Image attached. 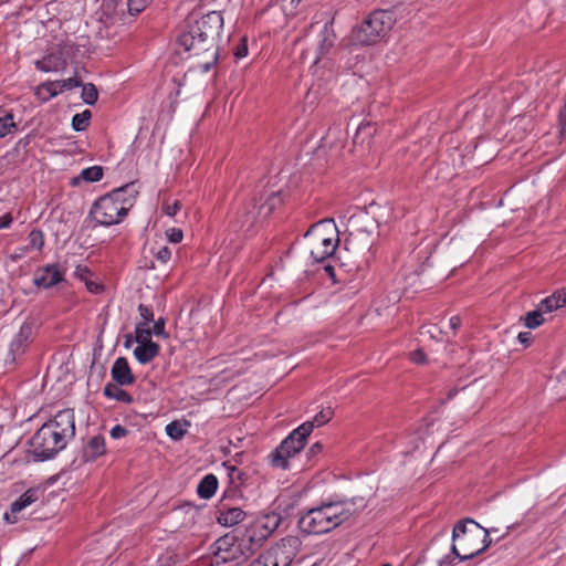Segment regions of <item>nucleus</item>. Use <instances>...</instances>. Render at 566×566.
Returning a JSON list of instances; mask_svg holds the SVG:
<instances>
[{
    "label": "nucleus",
    "mask_w": 566,
    "mask_h": 566,
    "mask_svg": "<svg viewBox=\"0 0 566 566\" xmlns=\"http://www.w3.org/2000/svg\"><path fill=\"white\" fill-rule=\"evenodd\" d=\"M76 433L74 409L57 411L48 419L30 439V453L35 461L55 458L66 448Z\"/></svg>",
    "instance_id": "nucleus-1"
},
{
    "label": "nucleus",
    "mask_w": 566,
    "mask_h": 566,
    "mask_svg": "<svg viewBox=\"0 0 566 566\" xmlns=\"http://www.w3.org/2000/svg\"><path fill=\"white\" fill-rule=\"evenodd\" d=\"M222 29V13L210 11L198 19H191L187 29L178 36L177 42L190 55H200L218 48Z\"/></svg>",
    "instance_id": "nucleus-2"
},
{
    "label": "nucleus",
    "mask_w": 566,
    "mask_h": 566,
    "mask_svg": "<svg viewBox=\"0 0 566 566\" xmlns=\"http://www.w3.org/2000/svg\"><path fill=\"white\" fill-rule=\"evenodd\" d=\"M353 500L323 502L308 509L300 518L301 531L308 535L326 534L347 522L355 513Z\"/></svg>",
    "instance_id": "nucleus-3"
},
{
    "label": "nucleus",
    "mask_w": 566,
    "mask_h": 566,
    "mask_svg": "<svg viewBox=\"0 0 566 566\" xmlns=\"http://www.w3.org/2000/svg\"><path fill=\"white\" fill-rule=\"evenodd\" d=\"M138 191L129 182L99 197L92 206L90 216L98 226L111 227L120 223L135 203Z\"/></svg>",
    "instance_id": "nucleus-4"
},
{
    "label": "nucleus",
    "mask_w": 566,
    "mask_h": 566,
    "mask_svg": "<svg viewBox=\"0 0 566 566\" xmlns=\"http://www.w3.org/2000/svg\"><path fill=\"white\" fill-rule=\"evenodd\" d=\"M395 22L391 11L375 10L360 24L353 28L350 43L356 46L375 45L388 35Z\"/></svg>",
    "instance_id": "nucleus-5"
},
{
    "label": "nucleus",
    "mask_w": 566,
    "mask_h": 566,
    "mask_svg": "<svg viewBox=\"0 0 566 566\" xmlns=\"http://www.w3.org/2000/svg\"><path fill=\"white\" fill-rule=\"evenodd\" d=\"M314 429V422H303L295 428L269 455L273 468L289 469V460L305 447L307 437Z\"/></svg>",
    "instance_id": "nucleus-6"
},
{
    "label": "nucleus",
    "mask_w": 566,
    "mask_h": 566,
    "mask_svg": "<svg viewBox=\"0 0 566 566\" xmlns=\"http://www.w3.org/2000/svg\"><path fill=\"white\" fill-rule=\"evenodd\" d=\"M250 555L243 539L234 535L227 534L216 542V556L222 563L235 562L239 564Z\"/></svg>",
    "instance_id": "nucleus-7"
},
{
    "label": "nucleus",
    "mask_w": 566,
    "mask_h": 566,
    "mask_svg": "<svg viewBox=\"0 0 566 566\" xmlns=\"http://www.w3.org/2000/svg\"><path fill=\"white\" fill-rule=\"evenodd\" d=\"M281 203V196L279 192H271L264 202L259 203L256 199H253L247 206L242 208V227H251L258 220V218H266L270 216L277 205Z\"/></svg>",
    "instance_id": "nucleus-8"
},
{
    "label": "nucleus",
    "mask_w": 566,
    "mask_h": 566,
    "mask_svg": "<svg viewBox=\"0 0 566 566\" xmlns=\"http://www.w3.org/2000/svg\"><path fill=\"white\" fill-rule=\"evenodd\" d=\"M273 531L274 527L268 525L266 518L251 522L241 536L243 543L247 544L249 554H254Z\"/></svg>",
    "instance_id": "nucleus-9"
},
{
    "label": "nucleus",
    "mask_w": 566,
    "mask_h": 566,
    "mask_svg": "<svg viewBox=\"0 0 566 566\" xmlns=\"http://www.w3.org/2000/svg\"><path fill=\"white\" fill-rule=\"evenodd\" d=\"M31 336L32 325L29 323H23L20 326L19 332L14 335V337L9 344V349L6 358L7 363L14 364L17 359L24 355L29 346Z\"/></svg>",
    "instance_id": "nucleus-10"
},
{
    "label": "nucleus",
    "mask_w": 566,
    "mask_h": 566,
    "mask_svg": "<svg viewBox=\"0 0 566 566\" xmlns=\"http://www.w3.org/2000/svg\"><path fill=\"white\" fill-rule=\"evenodd\" d=\"M481 531H486L471 518L459 521L452 531V541L459 543L482 542Z\"/></svg>",
    "instance_id": "nucleus-11"
},
{
    "label": "nucleus",
    "mask_w": 566,
    "mask_h": 566,
    "mask_svg": "<svg viewBox=\"0 0 566 566\" xmlns=\"http://www.w3.org/2000/svg\"><path fill=\"white\" fill-rule=\"evenodd\" d=\"M41 491L36 488L28 489L10 505V511L6 512L3 517L7 522L14 524L17 522V514L36 502L40 499Z\"/></svg>",
    "instance_id": "nucleus-12"
},
{
    "label": "nucleus",
    "mask_w": 566,
    "mask_h": 566,
    "mask_svg": "<svg viewBox=\"0 0 566 566\" xmlns=\"http://www.w3.org/2000/svg\"><path fill=\"white\" fill-rule=\"evenodd\" d=\"M64 280L57 264H46L36 270L33 282L38 287L51 289Z\"/></svg>",
    "instance_id": "nucleus-13"
},
{
    "label": "nucleus",
    "mask_w": 566,
    "mask_h": 566,
    "mask_svg": "<svg viewBox=\"0 0 566 566\" xmlns=\"http://www.w3.org/2000/svg\"><path fill=\"white\" fill-rule=\"evenodd\" d=\"M113 384L118 386H129L134 384L135 376L129 367L128 360L125 357H118L113 363L111 369Z\"/></svg>",
    "instance_id": "nucleus-14"
},
{
    "label": "nucleus",
    "mask_w": 566,
    "mask_h": 566,
    "mask_svg": "<svg viewBox=\"0 0 566 566\" xmlns=\"http://www.w3.org/2000/svg\"><path fill=\"white\" fill-rule=\"evenodd\" d=\"M66 59L64 57V54L61 50L56 52H51L44 55L41 60H36L34 62L35 69L44 73L64 70L66 67Z\"/></svg>",
    "instance_id": "nucleus-15"
},
{
    "label": "nucleus",
    "mask_w": 566,
    "mask_h": 566,
    "mask_svg": "<svg viewBox=\"0 0 566 566\" xmlns=\"http://www.w3.org/2000/svg\"><path fill=\"white\" fill-rule=\"evenodd\" d=\"M106 452L105 438L102 434L91 437L82 449V460L94 462Z\"/></svg>",
    "instance_id": "nucleus-16"
},
{
    "label": "nucleus",
    "mask_w": 566,
    "mask_h": 566,
    "mask_svg": "<svg viewBox=\"0 0 566 566\" xmlns=\"http://www.w3.org/2000/svg\"><path fill=\"white\" fill-rule=\"evenodd\" d=\"M336 34L328 23H325L319 32V41L317 45V54L314 64H318L334 48Z\"/></svg>",
    "instance_id": "nucleus-17"
},
{
    "label": "nucleus",
    "mask_w": 566,
    "mask_h": 566,
    "mask_svg": "<svg viewBox=\"0 0 566 566\" xmlns=\"http://www.w3.org/2000/svg\"><path fill=\"white\" fill-rule=\"evenodd\" d=\"M73 275L75 279L80 280L85 284L90 293L101 294L104 291L103 284L92 280L94 273L91 271L88 266L84 264H77L75 266Z\"/></svg>",
    "instance_id": "nucleus-18"
},
{
    "label": "nucleus",
    "mask_w": 566,
    "mask_h": 566,
    "mask_svg": "<svg viewBox=\"0 0 566 566\" xmlns=\"http://www.w3.org/2000/svg\"><path fill=\"white\" fill-rule=\"evenodd\" d=\"M222 467L226 470L228 476V491L237 492L247 481L248 474L244 471L237 468L234 464H231L230 461L223 462Z\"/></svg>",
    "instance_id": "nucleus-19"
},
{
    "label": "nucleus",
    "mask_w": 566,
    "mask_h": 566,
    "mask_svg": "<svg viewBox=\"0 0 566 566\" xmlns=\"http://www.w3.org/2000/svg\"><path fill=\"white\" fill-rule=\"evenodd\" d=\"M160 346L155 342H147L138 344L134 349L133 354L137 361L142 365L150 363L155 357L159 355Z\"/></svg>",
    "instance_id": "nucleus-20"
},
{
    "label": "nucleus",
    "mask_w": 566,
    "mask_h": 566,
    "mask_svg": "<svg viewBox=\"0 0 566 566\" xmlns=\"http://www.w3.org/2000/svg\"><path fill=\"white\" fill-rule=\"evenodd\" d=\"M218 485V478L214 474L209 473L200 480L197 486V494L200 499L210 500L216 494Z\"/></svg>",
    "instance_id": "nucleus-21"
},
{
    "label": "nucleus",
    "mask_w": 566,
    "mask_h": 566,
    "mask_svg": "<svg viewBox=\"0 0 566 566\" xmlns=\"http://www.w3.org/2000/svg\"><path fill=\"white\" fill-rule=\"evenodd\" d=\"M104 171L102 166H91L87 168H84L78 176L73 177L71 179L70 185L75 187L81 184V181L85 182H96L99 181L103 178Z\"/></svg>",
    "instance_id": "nucleus-22"
},
{
    "label": "nucleus",
    "mask_w": 566,
    "mask_h": 566,
    "mask_svg": "<svg viewBox=\"0 0 566 566\" xmlns=\"http://www.w3.org/2000/svg\"><path fill=\"white\" fill-rule=\"evenodd\" d=\"M123 386H118L113 382H108L105 385L103 389V395L108 399H114L119 402L124 403H133L134 398L130 394H128L126 390L122 388Z\"/></svg>",
    "instance_id": "nucleus-23"
},
{
    "label": "nucleus",
    "mask_w": 566,
    "mask_h": 566,
    "mask_svg": "<svg viewBox=\"0 0 566 566\" xmlns=\"http://www.w3.org/2000/svg\"><path fill=\"white\" fill-rule=\"evenodd\" d=\"M490 544H491V539L489 537V532L484 531L483 538H482V545L480 547H478L476 549H472V551H470L468 553L460 554L457 545L453 542L452 545H451L450 554L449 555L454 557V559L458 558L460 560H468V559H471L474 556L481 554L482 552H484L490 546Z\"/></svg>",
    "instance_id": "nucleus-24"
},
{
    "label": "nucleus",
    "mask_w": 566,
    "mask_h": 566,
    "mask_svg": "<svg viewBox=\"0 0 566 566\" xmlns=\"http://www.w3.org/2000/svg\"><path fill=\"white\" fill-rule=\"evenodd\" d=\"M345 142V134L338 128L328 129L327 134L321 139L322 147L331 149H342Z\"/></svg>",
    "instance_id": "nucleus-25"
},
{
    "label": "nucleus",
    "mask_w": 566,
    "mask_h": 566,
    "mask_svg": "<svg viewBox=\"0 0 566 566\" xmlns=\"http://www.w3.org/2000/svg\"><path fill=\"white\" fill-rule=\"evenodd\" d=\"M305 238L313 237L314 241L319 244L322 248L328 250V251H336L338 239H332L322 235L318 232V224L312 226L304 234Z\"/></svg>",
    "instance_id": "nucleus-26"
},
{
    "label": "nucleus",
    "mask_w": 566,
    "mask_h": 566,
    "mask_svg": "<svg viewBox=\"0 0 566 566\" xmlns=\"http://www.w3.org/2000/svg\"><path fill=\"white\" fill-rule=\"evenodd\" d=\"M245 517V512L240 507H231L220 512L218 522L224 526H233L242 522Z\"/></svg>",
    "instance_id": "nucleus-27"
},
{
    "label": "nucleus",
    "mask_w": 566,
    "mask_h": 566,
    "mask_svg": "<svg viewBox=\"0 0 566 566\" xmlns=\"http://www.w3.org/2000/svg\"><path fill=\"white\" fill-rule=\"evenodd\" d=\"M566 304V297L564 294L554 293L544 300H542L538 304L541 311L545 313H552Z\"/></svg>",
    "instance_id": "nucleus-28"
},
{
    "label": "nucleus",
    "mask_w": 566,
    "mask_h": 566,
    "mask_svg": "<svg viewBox=\"0 0 566 566\" xmlns=\"http://www.w3.org/2000/svg\"><path fill=\"white\" fill-rule=\"evenodd\" d=\"M543 312L537 306V310L527 312L523 317L522 321L524 322V325L530 328L534 329L541 326L544 323Z\"/></svg>",
    "instance_id": "nucleus-29"
},
{
    "label": "nucleus",
    "mask_w": 566,
    "mask_h": 566,
    "mask_svg": "<svg viewBox=\"0 0 566 566\" xmlns=\"http://www.w3.org/2000/svg\"><path fill=\"white\" fill-rule=\"evenodd\" d=\"M334 253L335 252L322 248L314 241L313 247L310 251V256L312 259L313 264L325 263Z\"/></svg>",
    "instance_id": "nucleus-30"
},
{
    "label": "nucleus",
    "mask_w": 566,
    "mask_h": 566,
    "mask_svg": "<svg viewBox=\"0 0 566 566\" xmlns=\"http://www.w3.org/2000/svg\"><path fill=\"white\" fill-rule=\"evenodd\" d=\"M92 117V113L88 109L83 111L82 113H77L72 117V128L75 132H83L90 125V119Z\"/></svg>",
    "instance_id": "nucleus-31"
},
{
    "label": "nucleus",
    "mask_w": 566,
    "mask_h": 566,
    "mask_svg": "<svg viewBox=\"0 0 566 566\" xmlns=\"http://www.w3.org/2000/svg\"><path fill=\"white\" fill-rule=\"evenodd\" d=\"M28 240H29V243L25 247L29 248L30 251H32V250L41 251L45 243L43 231L40 229L31 230V232L29 233Z\"/></svg>",
    "instance_id": "nucleus-32"
},
{
    "label": "nucleus",
    "mask_w": 566,
    "mask_h": 566,
    "mask_svg": "<svg viewBox=\"0 0 566 566\" xmlns=\"http://www.w3.org/2000/svg\"><path fill=\"white\" fill-rule=\"evenodd\" d=\"M15 128L14 116L7 112L0 117V138L8 136Z\"/></svg>",
    "instance_id": "nucleus-33"
},
{
    "label": "nucleus",
    "mask_w": 566,
    "mask_h": 566,
    "mask_svg": "<svg viewBox=\"0 0 566 566\" xmlns=\"http://www.w3.org/2000/svg\"><path fill=\"white\" fill-rule=\"evenodd\" d=\"M98 92L94 84L87 83L82 85V99L87 105H94L97 102Z\"/></svg>",
    "instance_id": "nucleus-34"
},
{
    "label": "nucleus",
    "mask_w": 566,
    "mask_h": 566,
    "mask_svg": "<svg viewBox=\"0 0 566 566\" xmlns=\"http://www.w3.org/2000/svg\"><path fill=\"white\" fill-rule=\"evenodd\" d=\"M151 334V329L145 323H138L135 327V340L137 344L153 342Z\"/></svg>",
    "instance_id": "nucleus-35"
},
{
    "label": "nucleus",
    "mask_w": 566,
    "mask_h": 566,
    "mask_svg": "<svg viewBox=\"0 0 566 566\" xmlns=\"http://www.w3.org/2000/svg\"><path fill=\"white\" fill-rule=\"evenodd\" d=\"M165 430L167 436L174 440H180L186 434V430L178 421H171L166 426Z\"/></svg>",
    "instance_id": "nucleus-36"
},
{
    "label": "nucleus",
    "mask_w": 566,
    "mask_h": 566,
    "mask_svg": "<svg viewBox=\"0 0 566 566\" xmlns=\"http://www.w3.org/2000/svg\"><path fill=\"white\" fill-rule=\"evenodd\" d=\"M334 411L331 407L322 409L318 413L314 416L312 422H314L315 427H321L327 423L333 418Z\"/></svg>",
    "instance_id": "nucleus-37"
},
{
    "label": "nucleus",
    "mask_w": 566,
    "mask_h": 566,
    "mask_svg": "<svg viewBox=\"0 0 566 566\" xmlns=\"http://www.w3.org/2000/svg\"><path fill=\"white\" fill-rule=\"evenodd\" d=\"M39 91H44L48 94L45 99L55 97L57 94L62 93V91H60L59 81H50V82L43 83L39 86Z\"/></svg>",
    "instance_id": "nucleus-38"
},
{
    "label": "nucleus",
    "mask_w": 566,
    "mask_h": 566,
    "mask_svg": "<svg viewBox=\"0 0 566 566\" xmlns=\"http://www.w3.org/2000/svg\"><path fill=\"white\" fill-rule=\"evenodd\" d=\"M151 0H128V11L130 14H138L140 13L149 3Z\"/></svg>",
    "instance_id": "nucleus-39"
},
{
    "label": "nucleus",
    "mask_w": 566,
    "mask_h": 566,
    "mask_svg": "<svg viewBox=\"0 0 566 566\" xmlns=\"http://www.w3.org/2000/svg\"><path fill=\"white\" fill-rule=\"evenodd\" d=\"M138 312L140 317L143 318L142 323L148 325V323L154 321V311L151 306L139 304Z\"/></svg>",
    "instance_id": "nucleus-40"
},
{
    "label": "nucleus",
    "mask_w": 566,
    "mask_h": 566,
    "mask_svg": "<svg viewBox=\"0 0 566 566\" xmlns=\"http://www.w3.org/2000/svg\"><path fill=\"white\" fill-rule=\"evenodd\" d=\"M59 83H60V91H62V92L64 90H72V88L80 87L83 85L82 81L76 76L59 81Z\"/></svg>",
    "instance_id": "nucleus-41"
},
{
    "label": "nucleus",
    "mask_w": 566,
    "mask_h": 566,
    "mask_svg": "<svg viewBox=\"0 0 566 566\" xmlns=\"http://www.w3.org/2000/svg\"><path fill=\"white\" fill-rule=\"evenodd\" d=\"M166 237L170 243H180L184 239V233L179 228H170L166 230Z\"/></svg>",
    "instance_id": "nucleus-42"
},
{
    "label": "nucleus",
    "mask_w": 566,
    "mask_h": 566,
    "mask_svg": "<svg viewBox=\"0 0 566 566\" xmlns=\"http://www.w3.org/2000/svg\"><path fill=\"white\" fill-rule=\"evenodd\" d=\"M376 133V128L374 124L366 122L359 124L357 132H356V138H358L360 135H366L367 137H371Z\"/></svg>",
    "instance_id": "nucleus-43"
},
{
    "label": "nucleus",
    "mask_w": 566,
    "mask_h": 566,
    "mask_svg": "<svg viewBox=\"0 0 566 566\" xmlns=\"http://www.w3.org/2000/svg\"><path fill=\"white\" fill-rule=\"evenodd\" d=\"M558 132L562 137H566V99L558 114Z\"/></svg>",
    "instance_id": "nucleus-44"
},
{
    "label": "nucleus",
    "mask_w": 566,
    "mask_h": 566,
    "mask_svg": "<svg viewBox=\"0 0 566 566\" xmlns=\"http://www.w3.org/2000/svg\"><path fill=\"white\" fill-rule=\"evenodd\" d=\"M156 260L161 262L163 264H166L170 258H171V251L168 247H160L155 253H154Z\"/></svg>",
    "instance_id": "nucleus-45"
},
{
    "label": "nucleus",
    "mask_w": 566,
    "mask_h": 566,
    "mask_svg": "<svg viewBox=\"0 0 566 566\" xmlns=\"http://www.w3.org/2000/svg\"><path fill=\"white\" fill-rule=\"evenodd\" d=\"M165 214L169 217H175L181 209V203L178 200H175L172 203H167L163 207Z\"/></svg>",
    "instance_id": "nucleus-46"
},
{
    "label": "nucleus",
    "mask_w": 566,
    "mask_h": 566,
    "mask_svg": "<svg viewBox=\"0 0 566 566\" xmlns=\"http://www.w3.org/2000/svg\"><path fill=\"white\" fill-rule=\"evenodd\" d=\"M165 318L159 317L157 321L154 322V326L151 329L153 334H155L156 336H165Z\"/></svg>",
    "instance_id": "nucleus-47"
},
{
    "label": "nucleus",
    "mask_w": 566,
    "mask_h": 566,
    "mask_svg": "<svg viewBox=\"0 0 566 566\" xmlns=\"http://www.w3.org/2000/svg\"><path fill=\"white\" fill-rule=\"evenodd\" d=\"M109 434L113 439H120L128 434V430L122 424H116L111 429Z\"/></svg>",
    "instance_id": "nucleus-48"
},
{
    "label": "nucleus",
    "mask_w": 566,
    "mask_h": 566,
    "mask_svg": "<svg viewBox=\"0 0 566 566\" xmlns=\"http://www.w3.org/2000/svg\"><path fill=\"white\" fill-rule=\"evenodd\" d=\"M248 55V45L247 42L243 40L241 43H239L234 50V56L240 60Z\"/></svg>",
    "instance_id": "nucleus-49"
},
{
    "label": "nucleus",
    "mask_w": 566,
    "mask_h": 566,
    "mask_svg": "<svg viewBox=\"0 0 566 566\" xmlns=\"http://www.w3.org/2000/svg\"><path fill=\"white\" fill-rule=\"evenodd\" d=\"M410 360L415 364H424L426 363V354L421 349H417L411 352Z\"/></svg>",
    "instance_id": "nucleus-50"
},
{
    "label": "nucleus",
    "mask_w": 566,
    "mask_h": 566,
    "mask_svg": "<svg viewBox=\"0 0 566 566\" xmlns=\"http://www.w3.org/2000/svg\"><path fill=\"white\" fill-rule=\"evenodd\" d=\"M322 264H323V269H324L325 273L331 277L333 283H338L339 281L336 276L335 268L333 265H331L328 262H325Z\"/></svg>",
    "instance_id": "nucleus-51"
},
{
    "label": "nucleus",
    "mask_w": 566,
    "mask_h": 566,
    "mask_svg": "<svg viewBox=\"0 0 566 566\" xmlns=\"http://www.w3.org/2000/svg\"><path fill=\"white\" fill-rule=\"evenodd\" d=\"M517 340L525 347H528L531 345L532 335L528 332H521L517 335Z\"/></svg>",
    "instance_id": "nucleus-52"
},
{
    "label": "nucleus",
    "mask_w": 566,
    "mask_h": 566,
    "mask_svg": "<svg viewBox=\"0 0 566 566\" xmlns=\"http://www.w3.org/2000/svg\"><path fill=\"white\" fill-rule=\"evenodd\" d=\"M13 222V218L10 213H4L0 217V230L8 229Z\"/></svg>",
    "instance_id": "nucleus-53"
},
{
    "label": "nucleus",
    "mask_w": 566,
    "mask_h": 566,
    "mask_svg": "<svg viewBox=\"0 0 566 566\" xmlns=\"http://www.w3.org/2000/svg\"><path fill=\"white\" fill-rule=\"evenodd\" d=\"M211 51H212V53H211L212 61L207 62L206 64L202 65V70L205 72H208L217 63V60H218V48L212 49Z\"/></svg>",
    "instance_id": "nucleus-54"
},
{
    "label": "nucleus",
    "mask_w": 566,
    "mask_h": 566,
    "mask_svg": "<svg viewBox=\"0 0 566 566\" xmlns=\"http://www.w3.org/2000/svg\"><path fill=\"white\" fill-rule=\"evenodd\" d=\"M454 557L451 555H446L438 562V566H454Z\"/></svg>",
    "instance_id": "nucleus-55"
},
{
    "label": "nucleus",
    "mask_w": 566,
    "mask_h": 566,
    "mask_svg": "<svg viewBox=\"0 0 566 566\" xmlns=\"http://www.w3.org/2000/svg\"><path fill=\"white\" fill-rule=\"evenodd\" d=\"M449 326L455 333L459 329V327L461 326V318L457 315L450 317Z\"/></svg>",
    "instance_id": "nucleus-56"
},
{
    "label": "nucleus",
    "mask_w": 566,
    "mask_h": 566,
    "mask_svg": "<svg viewBox=\"0 0 566 566\" xmlns=\"http://www.w3.org/2000/svg\"><path fill=\"white\" fill-rule=\"evenodd\" d=\"M30 250L27 247L17 248L14 253L11 255V259L13 261L22 258L25 253H28Z\"/></svg>",
    "instance_id": "nucleus-57"
},
{
    "label": "nucleus",
    "mask_w": 566,
    "mask_h": 566,
    "mask_svg": "<svg viewBox=\"0 0 566 566\" xmlns=\"http://www.w3.org/2000/svg\"><path fill=\"white\" fill-rule=\"evenodd\" d=\"M268 558L263 557V556H260L259 558H256L255 560L252 562V564L250 566H269V564L266 563Z\"/></svg>",
    "instance_id": "nucleus-58"
},
{
    "label": "nucleus",
    "mask_w": 566,
    "mask_h": 566,
    "mask_svg": "<svg viewBox=\"0 0 566 566\" xmlns=\"http://www.w3.org/2000/svg\"><path fill=\"white\" fill-rule=\"evenodd\" d=\"M322 448H323V447H322V444H321L319 442H316V443H314V444L311 447V449H310L308 453H310L311 455H314V454H316V453H319V452L322 451Z\"/></svg>",
    "instance_id": "nucleus-59"
},
{
    "label": "nucleus",
    "mask_w": 566,
    "mask_h": 566,
    "mask_svg": "<svg viewBox=\"0 0 566 566\" xmlns=\"http://www.w3.org/2000/svg\"><path fill=\"white\" fill-rule=\"evenodd\" d=\"M472 544H473V542H469L467 544L465 543H460V545H461L462 549L464 551V553H468V552H470L472 549H476L478 548V547L473 546Z\"/></svg>",
    "instance_id": "nucleus-60"
},
{
    "label": "nucleus",
    "mask_w": 566,
    "mask_h": 566,
    "mask_svg": "<svg viewBox=\"0 0 566 566\" xmlns=\"http://www.w3.org/2000/svg\"><path fill=\"white\" fill-rule=\"evenodd\" d=\"M458 392H459V389H457V388L449 390V391H448V394H447V399H446V400H443V402H446V401H449V400L453 399V397H455V395H457Z\"/></svg>",
    "instance_id": "nucleus-61"
},
{
    "label": "nucleus",
    "mask_w": 566,
    "mask_h": 566,
    "mask_svg": "<svg viewBox=\"0 0 566 566\" xmlns=\"http://www.w3.org/2000/svg\"><path fill=\"white\" fill-rule=\"evenodd\" d=\"M132 344V336H127L125 340V347L128 348Z\"/></svg>",
    "instance_id": "nucleus-62"
},
{
    "label": "nucleus",
    "mask_w": 566,
    "mask_h": 566,
    "mask_svg": "<svg viewBox=\"0 0 566 566\" xmlns=\"http://www.w3.org/2000/svg\"><path fill=\"white\" fill-rule=\"evenodd\" d=\"M381 566H391V564L390 563H385Z\"/></svg>",
    "instance_id": "nucleus-63"
}]
</instances>
